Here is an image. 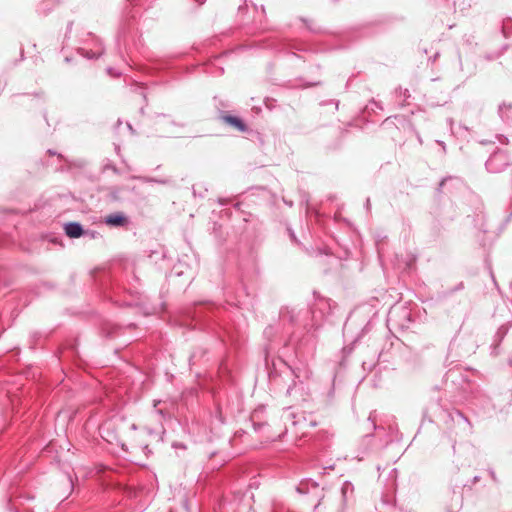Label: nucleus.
Returning a JSON list of instances; mask_svg holds the SVG:
<instances>
[{
	"instance_id": "nucleus-1",
	"label": "nucleus",
	"mask_w": 512,
	"mask_h": 512,
	"mask_svg": "<svg viewBox=\"0 0 512 512\" xmlns=\"http://www.w3.org/2000/svg\"><path fill=\"white\" fill-rule=\"evenodd\" d=\"M102 437L110 443H118L123 448L147 446L136 432L135 424L127 420H110L100 426Z\"/></svg>"
},
{
	"instance_id": "nucleus-2",
	"label": "nucleus",
	"mask_w": 512,
	"mask_h": 512,
	"mask_svg": "<svg viewBox=\"0 0 512 512\" xmlns=\"http://www.w3.org/2000/svg\"><path fill=\"white\" fill-rule=\"evenodd\" d=\"M221 120L240 132L247 130L246 124L239 117L223 114Z\"/></svg>"
},
{
	"instance_id": "nucleus-3",
	"label": "nucleus",
	"mask_w": 512,
	"mask_h": 512,
	"mask_svg": "<svg viewBox=\"0 0 512 512\" xmlns=\"http://www.w3.org/2000/svg\"><path fill=\"white\" fill-rule=\"evenodd\" d=\"M127 218L120 213L108 215L105 218V223L109 226H124L127 224Z\"/></svg>"
},
{
	"instance_id": "nucleus-4",
	"label": "nucleus",
	"mask_w": 512,
	"mask_h": 512,
	"mask_svg": "<svg viewBox=\"0 0 512 512\" xmlns=\"http://www.w3.org/2000/svg\"><path fill=\"white\" fill-rule=\"evenodd\" d=\"M65 232L69 237L77 238L82 235L83 229L78 223H69L65 226Z\"/></svg>"
}]
</instances>
